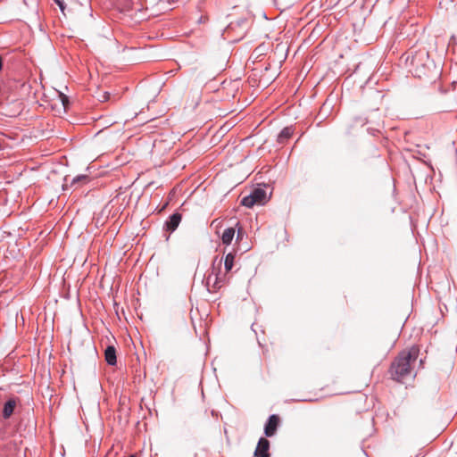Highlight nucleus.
Masks as SVG:
<instances>
[{"label": "nucleus", "instance_id": "17", "mask_svg": "<svg viewBox=\"0 0 457 457\" xmlns=\"http://www.w3.org/2000/svg\"><path fill=\"white\" fill-rule=\"evenodd\" d=\"M357 121L361 124V126H363L366 123V119L359 118L357 119Z\"/></svg>", "mask_w": 457, "mask_h": 457}, {"label": "nucleus", "instance_id": "12", "mask_svg": "<svg viewBox=\"0 0 457 457\" xmlns=\"http://www.w3.org/2000/svg\"><path fill=\"white\" fill-rule=\"evenodd\" d=\"M235 236V229L233 228H226L221 236L222 243L229 245Z\"/></svg>", "mask_w": 457, "mask_h": 457}, {"label": "nucleus", "instance_id": "15", "mask_svg": "<svg viewBox=\"0 0 457 457\" xmlns=\"http://www.w3.org/2000/svg\"><path fill=\"white\" fill-rule=\"evenodd\" d=\"M87 176L81 175V176H78L76 179H74L73 183L78 182V181H87Z\"/></svg>", "mask_w": 457, "mask_h": 457}, {"label": "nucleus", "instance_id": "13", "mask_svg": "<svg viewBox=\"0 0 457 457\" xmlns=\"http://www.w3.org/2000/svg\"><path fill=\"white\" fill-rule=\"evenodd\" d=\"M118 4L124 10H130L132 7V0H116Z\"/></svg>", "mask_w": 457, "mask_h": 457}, {"label": "nucleus", "instance_id": "14", "mask_svg": "<svg viewBox=\"0 0 457 457\" xmlns=\"http://www.w3.org/2000/svg\"><path fill=\"white\" fill-rule=\"evenodd\" d=\"M57 94H58V97L61 100L64 109H66L68 107V105H69V98H68V96L66 95H64L63 93L59 92V91L57 92Z\"/></svg>", "mask_w": 457, "mask_h": 457}, {"label": "nucleus", "instance_id": "18", "mask_svg": "<svg viewBox=\"0 0 457 457\" xmlns=\"http://www.w3.org/2000/svg\"><path fill=\"white\" fill-rule=\"evenodd\" d=\"M2 67H3V60H2V58L0 57V71L2 70Z\"/></svg>", "mask_w": 457, "mask_h": 457}, {"label": "nucleus", "instance_id": "10", "mask_svg": "<svg viewBox=\"0 0 457 457\" xmlns=\"http://www.w3.org/2000/svg\"><path fill=\"white\" fill-rule=\"evenodd\" d=\"M234 261H235V253H229L225 256L224 259V268H225V274L227 275L229 271H231L233 266H234Z\"/></svg>", "mask_w": 457, "mask_h": 457}, {"label": "nucleus", "instance_id": "16", "mask_svg": "<svg viewBox=\"0 0 457 457\" xmlns=\"http://www.w3.org/2000/svg\"><path fill=\"white\" fill-rule=\"evenodd\" d=\"M56 4L59 5L60 9L62 10V12L64 11V6H63V3L62 1L61 0H55Z\"/></svg>", "mask_w": 457, "mask_h": 457}, {"label": "nucleus", "instance_id": "9", "mask_svg": "<svg viewBox=\"0 0 457 457\" xmlns=\"http://www.w3.org/2000/svg\"><path fill=\"white\" fill-rule=\"evenodd\" d=\"M16 406V401L13 399H10L7 401L4 406L3 416L5 419H8L13 412L14 408Z\"/></svg>", "mask_w": 457, "mask_h": 457}, {"label": "nucleus", "instance_id": "6", "mask_svg": "<svg viewBox=\"0 0 457 457\" xmlns=\"http://www.w3.org/2000/svg\"><path fill=\"white\" fill-rule=\"evenodd\" d=\"M279 423V418L278 415H271L264 428V433L267 436H272L275 435Z\"/></svg>", "mask_w": 457, "mask_h": 457}, {"label": "nucleus", "instance_id": "11", "mask_svg": "<svg viewBox=\"0 0 457 457\" xmlns=\"http://www.w3.org/2000/svg\"><path fill=\"white\" fill-rule=\"evenodd\" d=\"M293 135V129L290 127L285 128L278 135V141L280 144H284Z\"/></svg>", "mask_w": 457, "mask_h": 457}, {"label": "nucleus", "instance_id": "8", "mask_svg": "<svg viewBox=\"0 0 457 457\" xmlns=\"http://www.w3.org/2000/svg\"><path fill=\"white\" fill-rule=\"evenodd\" d=\"M181 221V214L174 213L170 217V220L166 222L167 229L170 231H174L179 222Z\"/></svg>", "mask_w": 457, "mask_h": 457}, {"label": "nucleus", "instance_id": "4", "mask_svg": "<svg viewBox=\"0 0 457 457\" xmlns=\"http://www.w3.org/2000/svg\"><path fill=\"white\" fill-rule=\"evenodd\" d=\"M267 202V194L266 191L262 188H255L253 190V192L245 196L241 204L244 206H246L248 208H252L254 205H262L264 204Z\"/></svg>", "mask_w": 457, "mask_h": 457}, {"label": "nucleus", "instance_id": "1", "mask_svg": "<svg viewBox=\"0 0 457 457\" xmlns=\"http://www.w3.org/2000/svg\"><path fill=\"white\" fill-rule=\"evenodd\" d=\"M405 62L410 71L418 78L428 77L436 69L425 48L411 49L405 54Z\"/></svg>", "mask_w": 457, "mask_h": 457}, {"label": "nucleus", "instance_id": "5", "mask_svg": "<svg viewBox=\"0 0 457 457\" xmlns=\"http://www.w3.org/2000/svg\"><path fill=\"white\" fill-rule=\"evenodd\" d=\"M269 450H270V441L264 437H262L258 441L257 446L254 451V456L270 457Z\"/></svg>", "mask_w": 457, "mask_h": 457}, {"label": "nucleus", "instance_id": "2", "mask_svg": "<svg viewBox=\"0 0 457 457\" xmlns=\"http://www.w3.org/2000/svg\"><path fill=\"white\" fill-rule=\"evenodd\" d=\"M418 355V350L411 348L409 351L402 352L391 365L390 372L394 379L401 381L411 373V363Z\"/></svg>", "mask_w": 457, "mask_h": 457}, {"label": "nucleus", "instance_id": "3", "mask_svg": "<svg viewBox=\"0 0 457 457\" xmlns=\"http://www.w3.org/2000/svg\"><path fill=\"white\" fill-rule=\"evenodd\" d=\"M222 259H213L211 271L205 278V286L210 293L217 292L226 283V274L220 276Z\"/></svg>", "mask_w": 457, "mask_h": 457}, {"label": "nucleus", "instance_id": "7", "mask_svg": "<svg viewBox=\"0 0 457 457\" xmlns=\"http://www.w3.org/2000/svg\"><path fill=\"white\" fill-rule=\"evenodd\" d=\"M104 357L105 361L109 365H115L116 364V349L112 345L107 346V348L104 351Z\"/></svg>", "mask_w": 457, "mask_h": 457}, {"label": "nucleus", "instance_id": "19", "mask_svg": "<svg viewBox=\"0 0 457 457\" xmlns=\"http://www.w3.org/2000/svg\"><path fill=\"white\" fill-rule=\"evenodd\" d=\"M130 457H136V456H134V455H131Z\"/></svg>", "mask_w": 457, "mask_h": 457}]
</instances>
